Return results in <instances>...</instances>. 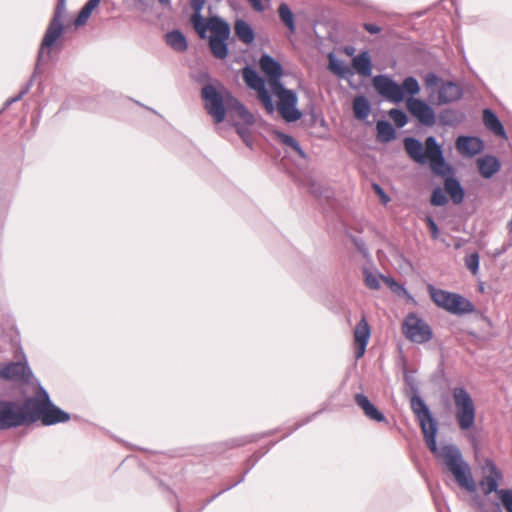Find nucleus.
<instances>
[{"label": "nucleus", "instance_id": "f257e3e1", "mask_svg": "<svg viewBox=\"0 0 512 512\" xmlns=\"http://www.w3.org/2000/svg\"><path fill=\"white\" fill-rule=\"evenodd\" d=\"M410 405L419 421L424 440L429 450L436 457H442L445 465L460 487L465 488L469 492L475 491L476 486L470 468L463 460L459 448L455 445H445L439 450L436 442L438 423L422 397H420L419 394H413L410 398Z\"/></svg>", "mask_w": 512, "mask_h": 512}, {"label": "nucleus", "instance_id": "f03ea898", "mask_svg": "<svg viewBox=\"0 0 512 512\" xmlns=\"http://www.w3.org/2000/svg\"><path fill=\"white\" fill-rule=\"evenodd\" d=\"M201 97L207 113L217 124L225 119L226 112H235L245 124L254 123L253 114L227 90L221 93L212 84H207L201 90Z\"/></svg>", "mask_w": 512, "mask_h": 512}, {"label": "nucleus", "instance_id": "7ed1b4c3", "mask_svg": "<svg viewBox=\"0 0 512 512\" xmlns=\"http://www.w3.org/2000/svg\"><path fill=\"white\" fill-rule=\"evenodd\" d=\"M404 147L408 156L418 164L429 162L432 172L438 176H445L452 168L446 163L441 146L434 136L425 140V145L416 138L407 137L404 139Z\"/></svg>", "mask_w": 512, "mask_h": 512}, {"label": "nucleus", "instance_id": "20e7f679", "mask_svg": "<svg viewBox=\"0 0 512 512\" xmlns=\"http://www.w3.org/2000/svg\"><path fill=\"white\" fill-rule=\"evenodd\" d=\"M26 408L29 409L30 424L40 421L44 426H52L70 420V414L52 402L41 384H38L35 395L26 399Z\"/></svg>", "mask_w": 512, "mask_h": 512}, {"label": "nucleus", "instance_id": "39448f33", "mask_svg": "<svg viewBox=\"0 0 512 512\" xmlns=\"http://www.w3.org/2000/svg\"><path fill=\"white\" fill-rule=\"evenodd\" d=\"M30 424L29 409L26 400L23 405L15 401L0 399V431Z\"/></svg>", "mask_w": 512, "mask_h": 512}, {"label": "nucleus", "instance_id": "423d86ee", "mask_svg": "<svg viewBox=\"0 0 512 512\" xmlns=\"http://www.w3.org/2000/svg\"><path fill=\"white\" fill-rule=\"evenodd\" d=\"M452 396L456 408V420L461 430H469L474 426L476 410L472 397L464 387H455Z\"/></svg>", "mask_w": 512, "mask_h": 512}, {"label": "nucleus", "instance_id": "0eeeda50", "mask_svg": "<svg viewBox=\"0 0 512 512\" xmlns=\"http://www.w3.org/2000/svg\"><path fill=\"white\" fill-rule=\"evenodd\" d=\"M401 329L405 338L413 343L425 344L433 338L430 325L414 312L405 316Z\"/></svg>", "mask_w": 512, "mask_h": 512}, {"label": "nucleus", "instance_id": "6e6552de", "mask_svg": "<svg viewBox=\"0 0 512 512\" xmlns=\"http://www.w3.org/2000/svg\"><path fill=\"white\" fill-rule=\"evenodd\" d=\"M231 34L229 23L223 18L212 20L211 35L209 37V47L213 56L223 60L228 56L229 48L227 40Z\"/></svg>", "mask_w": 512, "mask_h": 512}, {"label": "nucleus", "instance_id": "1a4fd4ad", "mask_svg": "<svg viewBox=\"0 0 512 512\" xmlns=\"http://www.w3.org/2000/svg\"><path fill=\"white\" fill-rule=\"evenodd\" d=\"M66 9V0H58L53 17L47 27L39 49V61L43 58L45 49H52L57 39L62 35L63 16Z\"/></svg>", "mask_w": 512, "mask_h": 512}, {"label": "nucleus", "instance_id": "9d476101", "mask_svg": "<svg viewBox=\"0 0 512 512\" xmlns=\"http://www.w3.org/2000/svg\"><path fill=\"white\" fill-rule=\"evenodd\" d=\"M33 373L24 361L0 363V379L17 383H30Z\"/></svg>", "mask_w": 512, "mask_h": 512}, {"label": "nucleus", "instance_id": "9b49d317", "mask_svg": "<svg viewBox=\"0 0 512 512\" xmlns=\"http://www.w3.org/2000/svg\"><path fill=\"white\" fill-rule=\"evenodd\" d=\"M277 98V110L286 122H295L302 117V112L297 108L298 96L295 91H284Z\"/></svg>", "mask_w": 512, "mask_h": 512}, {"label": "nucleus", "instance_id": "f8f14e48", "mask_svg": "<svg viewBox=\"0 0 512 512\" xmlns=\"http://www.w3.org/2000/svg\"><path fill=\"white\" fill-rule=\"evenodd\" d=\"M375 90L384 98L400 103L404 99V92L391 77L387 75H377L373 79Z\"/></svg>", "mask_w": 512, "mask_h": 512}, {"label": "nucleus", "instance_id": "ddd939ff", "mask_svg": "<svg viewBox=\"0 0 512 512\" xmlns=\"http://www.w3.org/2000/svg\"><path fill=\"white\" fill-rule=\"evenodd\" d=\"M407 108L421 124L428 127L435 124V112L424 100L411 97L407 101Z\"/></svg>", "mask_w": 512, "mask_h": 512}, {"label": "nucleus", "instance_id": "4468645a", "mask_svg": "<svg viewBox=\"0 0 512 512\" xmlns=\"http://www.w3.org/2000/svg\"><path fill=\"white\" fill-rule=\"evenodd\" d=\"M456 149L462 155L473 157L483 151L484 143L476 136H459L456 140Z\"/></svg>", "mask_w": 512, "mask_h": 512}, {"label": "nucleus", "instance_id": "2eb2a0df", "mask_svg": "<svg viewBox=\"0 0 512 512\" xmlns=\"http://www.w3.org/2000/svg\"><path fill=\"white\" fill-rule=\"evenodd\" d=\"M355 342L357 344V349L355 351L356 359L361 358L366 350L369 338H370V326L365 318L359 321V323L355 327L354 331Z\"/></svg>", "mask_w": 512, "mask_h": 512}, {"label": "nucleus", "instance_id": "dca6fc26", "mask_svg": "<svg viewBox=\"0 0 512 512\" xmlns=\"http://www.w3.org/2000/svg\"><path fill=\"white\" fill-rule=\"evenodd\" d=\"M428 291L432 301L438 307L452 314L456 293L435 288L433 285H428Z\"/></svg>", "mask_w": 512, "mask_h": 512}, {"label": "nucleus", "instance_id": "f3484780", "mask_svg": "<svg viewBox=\"0 0 512 512\" xmlns=\"http://www.w3.org/2000/svg\"><path fill=\"white\" fill-rule=\"evenodd\" d=\"M487 467L489 469V475L486 476L480 483L482 490L486 495L491 494L492 492L497 493V491H499L498 482L502 478V473L493 461L489 460L487 462Z\"/></svg>", "mask_w": 512, "mask_h": 512}, {"label": "nucleus", "instance_id": "a211bd4d", "mask_svg": "<svg viewBox=\"0 0 512 512\" xmlns=\"http://www.w3.org/2000/svg\"><path fill=\"white\" fill-rule=\"evenodd\" d=\"M356 404L363 410L366 417L376 422L385 421V416L373 405L367 396L361 393L355 395Z\"/></svg>", "mask_w": 512, "mask_h": 512}, {"label": "nucleus", "instance_id": "6ab92c4d", "mask_svg": "<svg viewBox=\"0 0 512 512\" xmlns=\"http://www.w3.org/2000/svg\"><path fill=\"white\" fill-rule=\"evenodd\" d=\"M462 96L460 86L454 82H443L438 91V99L440 103H451L457 101Z\"/></svg>", "mask_w": 512, "mask_h": 512}, {"label": "nucleus", "instance_id": "aec40b11", "mask_svg": "<svg viewBox=\"0 0 512 512\" xmlns=\"http://www.w3.org/2000/svg\"><path fill=\"white\" fill-rule=\"evenodd\" d=\"M477 166L481 176L489 179L499 171L501 164L495 156L485 155L477 159Z\"/></svg>", "mask_w": 512, "mask_h": 512}, {"label": "nucleus", "instance_id": "412c9836", "mask_svg": "<svg viewBox=\"0 0 512 512\" xmlns=\"http://www.w3.org/2000/svg\"><path fill=\"white\" fill-rule=\"evenodd\" d=\"M259 65L267 79L283 75L282 65L269 54L265 53L260 57Z\"/></svg>", "mask_w": 512, "mask_h": 512}, {"label": "nucleus", "instance_id": "4be33fe9", "mask_svg": "<svg viewBox=\"0 0 512 512\" xmlns=\"http://www.w3.org/2000/svg\"><path fill=\"white\" fill-rule=\"evenodd\" d=\"M483 123L487 129H489L495 135L506 139L507 134L506 131L499 120L498 116L489 108L484 109L483 111Z\"/></svg>", "mask_w": 512, "mask_h": 512}, {"label": "nucleus", "instance_id": "5701e85b", "mask_svg": "<svg viewBox=\"0 0 512 512\" xmlns=\"http://www.w3.org/2000/svg\"><path fill=\"white\" fill-rule=\"evenodd\" d=\"M353 67L359 75L363 77L371 76L373 65L369 52L362 51L360 54L354 57Z\"/></svg>", "mask_w": 512, "mask_h": 512}, {"label": "nucleus", "instance_id": "b1692460", "mask_svg": "<svg viewBox=\"0 0 512 512\" xmlns=\"http://www.w3.org/2000/svg\"><path fill=\"white\" fill-rule=\"evenodd\" d=\"M234 31L238 39L244 44H251L254 41L255 33L252 26L243 19H237L234 24Z\"/></svg>", "mask_w": 512, "mask_h": 512}, {"label": "nucleus", "instance_id": "393cba45", "mask_svg": "<svg viewBox=\"0 0 512 512\" xmlns=\"http://www.w3.org/2000/svg\"><path fill=\"white\" fill-rule=\"evenodd\" d=\"M445 190L450 195L454 204H461L464 200L465 191L460 182L454 177L445 179Z\"/></svg>", "mask_w": 512, "mask_h": 512}, {"label": "nucleus", "instance_id": "a878e982", "mask_svg": "<svg viewBox=\"0 0 512 512\" xmlns=\"http://www.w3.org/2000/svg\"><path fill=\"white\" fill-rule=\"evenodd\" d=\"M166 43L177 52H185L188 49V42L185 35L178 29L172 30L165 35Z\"/></svg>", "mask_w": 512, "mask_h": 512}, {"label": "nucleus", "instance_id": "bb28decb", "mask_svg": "<svg viewBox=\"0 0 512 512\" xmlns=\"http://www.w3.org/2000/svg\"><path fill=\"white\" fill-rule=\"evenodd\" d=\"M242 76L246 85L250 89L258 91L265 86V80L259 76L258 72L254 68L250 66L243 68Z\"/></svg>", "mask_w": 512, "mask_h": 512}, {"label": "nucleus", "instance_id": "cd10ccee", "mask_svg": "<svg viewBox=\"0 0 512 512\" xmlns=\"http://www.w3.org/2000/svg\"><path fill=\"white\" fill-rule=\"evenodd\" d=\"M329 59V69L338 77L347 79L348 77L353 75V71L349 66H347L343 61L337 59V57L330 53L328 55Z\"/></svg>", "mask_w": 512, "mask_h": 512}, {"label": "nucleus", "instance_id": "c85d7f7f", "mask_svg": "<svg viewBox=\"0 0 512 512\" xmlns=\"http://www.w3.org/2000/svg\"><path fill=\"white\" fill-rule=\"evenodd\" d=\"M475 311L474 304L464 296L456 293L454 297L453 315L462 316Z\"/></svg>", "mask_w": 512, "mask_h": 512}, {"label": "nucleus", "instance_id": "c756f323", "mask_svg": "<svg viewBox=\"0 0 512 512\" xmlns=\"http://www.w3.org/2000/svg\"><path fill=\"white\" fill-rule=\"evenodd\" d=\"M377 138L383 143H387L395 139L396 132L392 124L386 120H380L376 124Z\"/></svg>", "mask_w": 512, "mask_h": 512}, {"label": "nucleus", "instance_id": "7c9ffc66", "mask_svg": "<svg viewBox=\"0 0 512 512\" xmlns=\"http://www.w3.org/2000/svg\"><path fill=\"white\" fill-rule=\"evenodd\" d=\"M216 18H221V17L215 15V16L210 17L208 19V21L206 22L205 19L203 18V16H191L190 21H191L195 31L199 35V37L204 39L207 37V30L211 31L212 20H214Z\"/></svg>", "mask_w": 512, "mask_h": 512}, {"label": "nucleus", "instance_id": "2f4dec72", "mask_svg": "<svg viewBox=\"0 0 512 512\" xmlns=\"http://www.w3.org/2000/svg\"><path fill=\"white\" fill-rule=\"evenodd\" d=\"M371 111V105L368 99L364 96H358L353 101L354 116L359 120H364L368 117Z\"/></svg>", "mask_w": 512, "mask_h": 512}, {"label": "nucleus", "instance_id": "473e14b6", "mask_svg": "<svg viewBox=\"0 0 512 512\" xmlns=\"http://www.w3.org/2000/svg\"><path fill=\"white\" fill-rule=\"evenodd\" d=\"M278 14L280 17V20L283 22V24L288 28L290 33H295L296 26H295V19L294 14L288 4L281 3L278 7Z\"/></svg>", "mask_w": 512, "mask_h": 512}, {"label": "nucleus", "instance_id": "72a5a7b5", "mask_svg": "<svg viewBox=\"0 0 512 512\" xmlns=\"http://www.w3.org/2000/svg\"><path fill=\"white\" fill-rule=\"evenodd\" d=\"M41 61H42V59L39 61V55H38L35 70H34V73L31 77V79L29 80L28 83H26V85L21 89V91L16 96L9 98L5 101L4 109L8 108L11 104L21 100L24 97V95H26L29 92L31 86L33 85V81H34L36 74L39 73V67H40Z\"/></svg>", "mask_w": 512, "mask_h": 512}, {"label": "nucleus", "instance_id": "f704fd0d", "mask_svg": "<svg viewBox=\"0 0 512 512\" xmlns=\"http://www.w3.org/2000/svg\"><path fill=\"white\" fill-rule=\"evenodd\" d=\"M100 1L101 0H88L86 2V4L82 7L75 20V25L77 27L82 26L87 22L93 10L99 5Z\"/></svg>", "mask_w": 512, "mask_h": 512}, {"label": "nucleus", "instance_id": "c9c22d12", "mask_svg": "<svg viewBox=\"0 0 512 512\" xmlns=\"http://www.w3.org/2000/svg\"><path fill=\"white\" fill-rule=\"evenodd\" d=\"M256 92L258 94V99L263 104L266 112L268 114H273L275 111V107H274L272 95L267 90L266 85Z\"/></svg>", "mask_w": 512, "mask_h": 512}, {"label": "nucleus", "instance_id": "e433bc0d", "mask_svg": "<svg viewBox=\"0 0 512 512\" xmlns=\"http://www.w3.org/2000/svg\"><path fill=\"white\" fill-rule=\"evenodd\" d=\"M401 88L403 89L404 94L407 93L411 97L418 94L420 91L419 83L417 79L413 76L406 77L403 81Z\"/></svg>", "mask_w": 512, "mask_h": 512}, {"label": "nucleus", "instance_id": "4c0bfd02", "mask_svg": "<svg viewBox=\"0 0 512 512\" xmlns=\"http://www.w3.org/2000/svg\"><path fill=\"white\" fill-rule=\"evenodd\" d=\"M363 275H364L365 285L368 288L373 289V290L380 289L381 285H380L379 279H381V275H376L366 268L363 270Z\"/></svg>", "mask_w": 512, "mask_h": 512}, {"label": "nucleus", "instance_id": "58836bf2", "mask_svg": "<svg viewBox=\"0 0 512 512\" xmlns=\"http://www.w3.org/2000/svg\"><path fill=\"white\" fill-rule=\"evenodd\" d=\"M389 116L398 128L404 127L408 122L406 113L397 108H393L389 111Z\"/></svg>", "mask_w": 512, "mask_h": 512}, {"label": "nucleus", "instance_id": "ea45409f", "mask_svg": "<svg viewBox=\"0 0 512 512\" xmlns=\"http://www.w3.org/2000/svg\"><path fill=\"white\" fill-rule=\"evenodd\" d=\"M282 76H276L268 79L269 86L271 88V91L279 97V95H282L284 91H290L291 89L285 88L281 81Z\"/></svg>", "mask_w": 512, "mask_h": 512}, {"label": "nucleus", "instance_id": "a19ab883", "mask_svg": "<svg viewBox=\"0 0 512 512\" xmlns=\"http://www.w3.org/2000/svg\"><path fill=\"white\" fill-rule=\"evenodd\" d=\"M430 201L433 206H444L448 203V199L440 187L433 190Z\"/></svg>", "mask_w": 512, "mask_h": 512}, {"label": "nucleus", "instance_id": "79ce46f5", "mask_svg": "<svg viewBox=\"0 0 512 512\" xmlns=\"http://www.w3.org/2000/svg\"><path fill=\"white\" fill-rule=\"evenodd\" d=\"M499 498L507 512H512V489H500L497 491Z\"/></svg>", "mask_w": 512, "mask_h": 512}, {"label": "nucleus", "instance_id": "37998d69", "mask_svg": "<svg viewBox=\"0 0 512 512\" xmlns=\"http://www.w3.org/2000/svg\"><path fill=\"white\" fill-rule=\"evenodd\" d=\"M381 279L389 286L393 292L399 295L407 294L406 288L403 285L397 283L393 278L381 275Z\"/></svg>", "mask_w": 512, "mask_h": 512}, {"label": "nucleus", "instance_id": "c03bdc74", "mask_svg": "<svg viewBox=\"0 0 512 512\" xmlns=\"http://www.w3.org/2000/svg\"><path fill=\"white\" fill-rule=\"evenodd\" d=\"M480 258L478 253H473L466 257L465 265L472 272L473 275H476L479 270Z\"/></svg>", "mask_w": 512, "mask_h": 512}, {"label": "nucleus", "instance_id": "a18cd8bd", "mask_svg": "<svg viewBox=\"0 0 512 512\" xmlns=\"http://www.w3.org/2000/svg\"><path fill=\"white\" fill-rule=\"evenodd\" d=\"M440 120L443 125L452 126L458 121L457 112L448 109L441 113Z\"/></svg>", "mask_w": 512, "mask_h": 512}, {"label": "nucleus", "instance_id": "49530a36", "mask_svg": "<svg viewBox=\"0 0 512 512\" xmlns=\"http://www.w3.org/2000/svg\"><path fill=\"white\" fill-rule=\"evenodd\" d=\"M235 128H236L238 135L242 138L244 143L247 146L251 147V145H252L251 133H250L249 128H247L246 126L240 125V124H235Z\"/></svg>", "mask_w": 512, "mask_h": 512}, {"label": "nucleus", "instance_id": "de8ad7c7", "mask_svg": "<svg viewBox=\"0 0 512 512\" xmlns=\"http://www.w3.org/2000/svg\"><path fill=\"white\" fill-rule=\"evenodd\" d=\"M277 135V139L283 144V145H286V146H289L291 147L292 149H294V147L297 146V144L299 143L294 137H292L291 135H288L286 133H283V132H277L276 133Z\"/></svg>", "mask_w": 512, "mask_h": 512}, {"label": "nucleus", "instance_id": "09e8293b", "mask_svg": "<svg viewBox=\"0 0 512 512\" xmlns=\"http://www.w3.org/2000/svg\"><path fill=\"white\" fill-rule=\"evenodd\" d=\"M426 223L430 230L432 239L437 240L440 236V230L438 228L437 223L431 216L426 217Z\"/></svg>", "mask_w": 512, "mask_h": 512}, {"label": "nucleus", "instance_id": "8fccbe9b", "mask_svg": "<svg viewBox=\"0 0 512 512\" xmlns=\"http://www.w3.org/2000/svg\"><path fill=\"white\" fill-rule=\"evenodd\" d=\"M205 5V0H191L193 14L191 16H202L201 12Z\"/></svg>", "mask_w": 512, "mask_h": 512}, {"label": "nucleus", "instance_id": "3c124183", "mask_svg": "<svg viewBox=\"0 0 512 512\" xmlns=\"http://www.w3.org/2000/svg\"><path fill=\"white\" fill-rule=\"evenodd\" d=\"M353 242H354V245L356 246L357 250L364 256V257H367L369 252H368V249L366 247V244L365 242L360 239V238H357V237H354L353 238Z\"/></svg>", "mask_w": 512, "mask_h": 512}, {"label": "nucleus", "instance_id": "603ef678", "mask_svg": "<svg viewBox=\"0 0 512 512\" xmlns=\"http://www.w3.org/2000/svg\"><path fill=\"white\" fill-rule=\"evenodd\" d=\"M373 189L376 192V194L381 198L384 204H387L390 201V197L385 193V191L379 184L374 183Z\"/></svg>", "mask_w": 512, "mask_h": 512}, {"label": "nucleus", "instance_id": "864d4df0", "mask_svg": "<svg viewBox=\"0 0 512 512\" xmlns=\"http://www.w3.org/2000/svg\"><path fill=\"white\" fill-rule=\"evenodd\" d=\"M440 81L441 79L433 72H429L425 76V83L427 86H436Z\"/></svg>", "mask_w": 512, "mask_h": 512}, {"label": "nucleus", "instance_id": "5fc2aeb1", "mask_svg": "<svg viewBox=\"0 0 512 512\" xmlns=\"http://www.w3.org/2000/svg\"><path fill=\"white\" fill-rule=\"evenodd\" d=\"M405 382L413 391V394H419L418 385L412 376L405 374Z\"/></svg>", "mask_w": 512, "mask_h": 512}, {"label": "nucleus", "instance_id": "6e6d98bb", "mask_svg": "<svg viewBox=\"0 0 512 512\" xmlns=\"http://www.w3.org/2000/svg\"><path fill=\"white\" fill-rule=\"evenodd\" d=\"M363 27L367 32L371 34H378L381 32V28L373 23H365Z\"/></svg>", "mask_w": 512, "mask_h": 512}, {"label": "nucleus", "instance_id": "4d7b16f0", "mask_svg": "<svg viewBox=\"0 0 512 512\" xmlns=\"http://www.w3.org/2000/svg\"><path fill=\"white\" fill-rule=\"evenodd\" d=\"M246 473H247V471L244 473V475H243V476H242L238 481H236L235 483H233V484H231V485L227 486L226 488L222 489L220 492H218L217 494H215V495H214V496L209 500V502H210V501H212V500H214V499H215L216 497H218L221 493H223V492H225V491H227V490H230L231 488H233V487H235L236 485H238L239 483H241V482L244 480V477H245Z\"/></svg>", "mask_w": 512, "mask_h": 512}, {"label": "nucleus", "instance_id": "13d9d810", "mask_svg": "<svg viewBox=\"0 0 512 512\" xmlns=\"http://www.w3.org/2000/svg\"><path fill=\"white\" fill-rule=\"evenodd\" d=\"M250 2V4L252 5V7L258 11V12H262L264 10V5L263 3L261 2V0H248Z\"/></svg>", "mask_w": 512, "mask_h": 512}, {"label": "nucleus", "instance_id": "bf43d9fd", "mask_svg": "<svg viewBox=\"0 0 512 512\" xmlns=\"http://www.w3.org/2000/svg\"><path fill=\"white\" fill-rule=\"evenodd\" d=\"M302 159H306L307 155L305 151L302 149L300 144L298 143L296 147L293 149Z\"/></svg>", "mask_w": 512, "mask_h": 512}, {"label": "nucleus", "instance_id": "052dcab7", "mask_svg": "<svg viewBox=\"0 0 512 512\" xmlns=\"http://www.w3.org/2000/svg\"><path fill=\"white\" fill-rule=\"evenodd\" d=\"M302 159H306L307 155L305 151L302 149L300 144L298 143L296 147L293 149Z\"/></svg>", "mask_w": 512, "mask_h": 512}, {"label": "nucleus", "instance_id": "680f3d73", "mask_svg": "<svg viewBox=\"0 0 512 512\" xmlns=\"http://www.w3.org/2000/svg\"><path fill=\"white\" fill-rule=\"evenodd\" d=\"M310 190L313 194H315L316 196H321L322 195V192L321 190L316 186V184H311V187H310Z\"/></svg>", "mask_w": 512, "mask_h": 512}, {"label": "nucleus", "instance_id": "e2e57ef3", "mask_svg": "<svg viewBox=\"0 0 512 512\" xmlns=\"http://www.w3.org/2000/svg\"><path fill=\"white\" fill-rule=\"evenodd\" d=\"M163 7H171V0H158Z\"/></svg>", "mask_w": 512, "mask_h": 512}, {"label": "nucleus", "instance_id": "0e129e2a", "mask_svg": "<svg viewBox=\"0 0 512 512\" xmlns=\"http://www.w3.org/2000/svg\"><path fill=\"white\" fill-rule=\"evenodd\" d=\"M406 299L410 302H415L414 297L407 291V294H403Z\"/></svg>", "mask_w": 512, "mask_h": 512}, {"label": "nucleus", "instance_id": "69168bd1", "mask_svg": "<svg viewBox=\"0 0 512 512\" xmlns=\"http://www.w3.org/2000/svg\"><path fill=\"white\" fill-rule=\"evenodd\" d=\"M2 228V213H0V229Z\"/></svg>", "mask_w": 512, "mask_h": 512}, {"label": "nucleus", "instance_id": "338daca9", "mask_svg": "<svg viewBox=\"0 0 512 512\" xmlns=\"http://www.w3.org/2000/svg\"><path fill=\"white\" fill-rule=\"evenodd\" d=\"M177 512H180V509H179V508L177 509Z\"/></svg>", "mask_w": 512, "mask_h": 512}, {"label": "nucleus", "instance_id": "774afa93", "mask_svg": "<svg viewBox=\"0 0 512 512\" xmlns=\"http://www.w3.org/2000/svg\"><path fill=\"white\" fill-rule=\"evenodd\" d=\"M497 512H501V510L498 508V511Z\"/></svg>", "mask_w": 512, "mask_h": 512}]
</instances>
